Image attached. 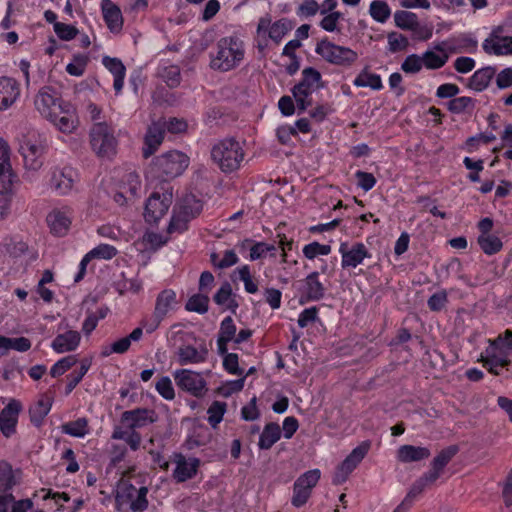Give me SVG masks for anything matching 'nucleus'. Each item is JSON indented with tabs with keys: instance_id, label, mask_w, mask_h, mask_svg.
Returning a JSON list of instances; mask_svg holds the SVG:
<instances>
[{
	"instance_id": "f257e3e1",
	"label": "nucleus",
	"mask_w": 512,
	"mask_h": 512,
	"mask_svg": "<svg viewBox=\"0 0 512 512\" xmlns=\"http://www.w3.org/2000/svg\"><path fill=\"white\" fill-rule=\"evenodd\" d=\"M244 45L237 37H224L217 43V52L211 56L210 66L214 70L230 71L244 59Z\"/></svg>"
},
{
	"instance_id": "f03ea898",
	"label": "nucleus",
	"mask_w": 512,
	"mask_h": 512,
	"mask_svg": "<svg viewBox=\"0 0 512 512\" xmlns=\"http://www.w3.org/2000/svg\"><path fill=\"white\" fill-rule=\"evenodd\" d=\"M244 150L235 139H225L213 146L211 157L224 173H230L240 168L244 160Z\"/></svg>"
},
{
	"instance_id": "7ed1b4c3",
	"label": "nucleus",
	"mask_w": 512,
	"mask_h": 512,
	"mask_svg": "<svg viewBox=\"0 0 512 512\" xmlns=\"http://www.w3.org/2000/svg\"><path fill=\"white\" fill-rule=\"evenodd\" d=\"M148 489L144 486L136 488L129 481H121L118 485L115 502L120 512H142L148 507Z\"/></svg>"
},
{
	"instance_id": "20e7f679",
	"label": "nucleus",
	"mask_w": 512,
	"mask_h": 512,
	"mask_svg": "<svg viewBox=\"0 0 512 512\" xmlns=\"http://www.w3.org/2000/svg\"><path fill=\"white\" fill-rule=\"evenodd\" d=\"M188 157L179 151H169L155 158L153 169L159 178L171 179L181 175L188 167Z\"/></svg>"
},
{
	"instance_id": "39448f33",
	"label": "nucleus",
	"mask_w": 512,
	"mask_h": 512,
	"mask_svg": "<svg viewBox=\"0 0 512 512\" xmlns=\"http://www.w3.org/2000/svg\"><path fill=\"white\" fill-rule=\"evenodd\" d=\"M202 201L194 195H186L182 198L180 204L174 209L168 230L169 232H183L187 229V224L196 218L202 211Z\"/></svg>"
},
{
	"instance_id": "423d86ee",
	"label": "nucleus",
	"mask_w": 512,
	"mask_h": 512,
	"mask_svg": "<svg viewBox=\"0 0 512 512\" xmlns=\"http://www.w3.org/2000/svg\"><path fill=\"white\" fill-rule=\"evenodd\" d=\"M315 52L325 61L338 66H350L358 59L357 52L348 47L336 45L328 39L319 41Z\"/></svg>"
},
{
	"instance_id": "0eeeda50",
	"label": "nucleus",
	"mask_w": 512,
	"mask_h": 512,
	"mask_svg": "<svg viewBox=\"0 0 512 512\" xmlns=\"http://www.w3.org/2000/svg\"><path fill=\"white\" fill-rule=\"evenodd\" d=\"M90 143L93 151L100 157H111L116 153L117 140L113 129L105 122L93 125L90 131Z\"/></svg>"
},
{
	"instance_id": "6e6552de",
	"label": "nucleus",
	"mask_w": 512,
	"mask_h": 512,
	"mask_svg": "<svg viewBox=\"0 0 512 512\" xmlns=\"http://www.w3.org/2000/svg\"><path fill=\"white\" fill-rule=\"evenodd\" d=\"M67 102L63 101L59 93L50 86L42 87L35 96L34 105L36 110L45 118L53 119L56 112Z\"/></svg>"
},
{
	"instance_id": "1a4fd4ad",
	"label": "nucleus",
	"mask_w": 512,
	"mask_h": 512,
	"mask_svg": "<svg viewBox=\"0 0 512 512\" xmlns=\"http://www.w3.org/2000/svg\"><path fill=\"white\" fill-rule=\"evenodd\" d=\"M173 202L172 189H165L162 193L153 192L146 201L144 218L152 224L157 223L168 211Z\"/></svg>"
},
{
	"instance_id": "9d476101",
	"label": "nucleus",
	"mask_w": 512,
	"mask_h": 512,
	"mask_svg": "<svg viewBox=\"0 0 512 512\" xmlns=\"http://www.w3.org/2000/svg\"><path fill=\"white\" fill-rule=\"evenodd\" d=\"M48 186L56 194L64 196L72 192L78 181V173L69 166L55 167L49 172Z\"/></svg>"
},
{
	"instance_id": "9b49d317",
	"label": "nucleus",
	"mask_w": 512,
	"mask_h": 512,
	"mask_svg": "<svg viewBox=\"0 0 512 512\" xmlns=\"http://www.w3.org/2000/svg\"><path fill=\"white\" fill-rule=\"evenodd\" d=\"M176 385L195 397L203 396L206 391V381L200 373L188 369H179L173 373Z\"/></svg>"
},
{
	"instance_id": "f8f14e48",
	"label": "nucleus",
	"mask_w": 512,
	"mask_h": 512,
	"mask_svg": "<svg viewBox=\"0 0 512 512\" xmlns=\"http://www.w3.org/2000/svg\"><path fill=\"white\" fill-rule=\"evenodd\" d=\"M320 470L313 469L302 474L294 483L292 505L303 506L311 495V490L320 479Z\"/></svg>"
},
{
	"instance_id": "ddd939ff",
	"label": "nucleus",
	"mask_w": 512,
	"mask_h": 512,
	"mask_svg": "<svg viewBox=\"0 0 512 512\" xmlns=\"http://www.w3.org/2000/svg\"><path fill=\"white\" fill-rule=\"evenodd\" d=\"M370 448V443L365 441L359 446L354 448L352 452L344 459V461L337 467L333 482L335 484H342L345 482L349 474L357 467L363 460Z\"/></svg>"
},
{
	"instance_id": "4468645a",
	"label": "nucleus",
	"mask_w": 512,
	"mask_h": 512,
	"mask_svg": "<svg viewBox=\"0 0 512 512\" xmlns=\"http://www.w3.org/2000/svg\"><path fill=\"white\" fill-rule=\"evenodd\" d=\"M175 468L172 477L177 483H183L194 478L200 467V460L196 457H186L182 453L173 454Z\"/></svg>"
},
{
	"instance_id": "2eb2a0df",
	"label": "nucleus",
	"mask_w": 512,
	"mask_h": 512,
	"mask_svg": "<svg viewBox=\"0 0 512 512\" xmlns=\"http://www.w3.org/2000/svg\"><path fill=\"white\" fill-rule=\"evenodd\" d=\"M293 28L290 20L282 18L272 23V18L269 14L261 17L257 25L258 35L268 32V36L275 43H280L282 38Z\"/></svg>"
},
{
	"instance_id": "dca6fc26",
	"label": "nucleus",
	"mask_w": 512,
	"mask_h": 512,
	"mask_svg": "<svg viewBox=\"0 0 512 512\" xmlns=\"http://www.w3.org/2000/svg\"><path fill=\"white\" fill-rule=\"evenodd\" d=\"M157 420V415L154 410L147 408H136L133 410L124 411L121 414L120 422L123 427L129 430H137Z\"/></svg>"
},
{
	"instance_id": "f3484780",
	"label": "nucleus",
	"mask_w": 512,
	"mask_h": 512,
	"mask_svg": "<svg viewBox=\"0 0 512 512\" xmlns=\"http://www.w3.org/2000/svg\"><path fill=\"white\" fill-rule=\"evenodd\" d=\"M323 87L322 76L313 67H306L302 71V79L292 89L293 96H311L312 93Z\"/></svg>"
},
{
	"instance_id": "a211bd4d",
	"label": "nucleus",
	"mask_w": 512,
	"mask_h": 512,
	"mask_svg": "<svg viewBox=\"0 0 512 512\" xmlns=\"http://www.w3.org/2000/svg\"><path fill=\"white\" fill-rule=\"evenodd\" d=\"M19 401L12 399L0 413V431L5 437L12 436L16 431L18 414L21 411Z\"/></svg>"
},
{
	"instance_id": "6ab92c4d",
	"label": "nucleus",
	"mask_w": 512,
	"mask_h": 512,
	"mask_svg": "<svg viewBox=\"0 0 512 512\" xmlns=\"http://www.w3.org/2000/svg\"><path fill=\"white\" fill-rule=\"evenodd\" d=\"M339 252L342 255V268L352 267L355 268L366 257H370L366 246L363 243H355L349 249L347 243H342L339 248Z\"/></svg>"
},
{
	"instance_id": "aec40b11",
	"label": "nucleus",
	"mask_w": 512,
	"mask_h": 512,
	"mask_svg": "<svg viewBox=\"0 0 512 512\" xmlns=\"http://www.w3.org/2000/svg\"><path fill=\"white\" fill-rule=\"evenodd\" d=\"M48 121L62 133H72L78 125L75 109L68 102L62 106L61 111L56 112L53 119H48Z\"/></svg>"
},
{
	"instance_id": "412c9836",
	"label": "nucleus",
	"mask_w": 512,
	"mask_h": 512,
	"mask_svg": "<svg viewBox=\"0 0 512 512\" xmlns=\"http://www.w3.org/2000/svg\"><path fill=\"white\" fill-rule=\"evenodd\" d=\"M500 27L493 30L491 36L483 42V50L487 54L509 55L512 54V37L499 36Z\"/></svg>"
},
{
	"instance_id": "4be33fe9",
	"label": "nucleus",
	"mask_w": 512,
	"mask_h": 512,
	"mask_svg": "<svg viewBox=\"0 0 512 512\" xmlns=\"http://www.w3.org/2000/svg\"><path fill=\"white\" fill-rule=\"evenodd\" d=\"M165 124L162 122H153L147 129L144 138V147L142 154L144 158L153 155L164 139Z\"/></svg>"
},
{
	"instance_id": "5701e85b",
	"label": "nucleus",
	"mask_w": 512,
	"mask_h": 512,
	"mask_svg": "<svg viewBox=\"0 0 512 512\" xmlns=\"http://www.w3.org/2000/svg\"><path fill=\"white\" fill-rule=\"evenodd\" d=\"M489 343L490 345L485 350V356L481 355V361L497 364L500 367L508 366L510 364V360L508 359L509 352L501 346V344L504 343L502 335H499L494 340H490Z\"/></svg>"
},
{
	"instance_id": "b1692460",
	"label": "nucleus",
	"mask_w": 512,
	"mask_h": 512,
	"mask_svg": "<svg viewBox=\"0 0 512 512\" xmlns=\"http://www.w3.org/2000/svg\"><path fill=\"white\" fill-rule=\"evenodd\" d=\"M178 364L184 366L188 364H198L205 362L208 356V349L205 344L196 348L192 345H182L176 352Z\"/></svg>"
},
{
	"instance_id": "393cba45",
	"label": "nucleus",
	"mask_w": 512,
	"mask_h": 512,
	"mask_svg": "<svg viewBox=\"0 0 512 512\" xmlns=\"http://www.w3.org/2000/svg\"><path fill=\"white\" fill-rule=\"evenodd\" d=\"M101 9L108 29L113 33L120 32L123 27V17L120 8L111 0H102Z\"/></svg>"
},
{
	"instance_id": "a878e982",
	"label": "nucleus",
	"mask_w": 512,
	"mask_h": 512,
	"mask_svg": "<svg viewBox=\"0 0 512 512\" xmlns=\"http://www.w3.org/2000/svg\"><path fill=\"white\" fill-rule=\"evenodd\" d=\"M19 85L13 78L0 77V111L8 109L19 97Z\"/></svg>"
},
{
	"instance_id": "bb28decb",
	"label": "nucleus",
	"mask_w": 512,
	"mask_h": 512,
	"mask_svg": "<svg viewBox=\"0 0 512 512\" xmlns=\"http://www.w3.org/2000/svg\"><path fill=\"white\" fill-rule=\"evenodd\" d=\"M16 175L10 163V147L3 138H0V185H13Z\"/></svg>"
},
{
	"instance_id": "cd10ccee",
	"label": "nucleus",
	"mask_w": 512,
	"mask_h": 512,
	"mask_svg": "<svg viewBox=\"0 0 512 512\" xmlns=\"http://www.w3.org/2000/svg\"><path fill=\"white\" fill-rule=\"evenodd\" d=\"M177 304L176 293L172 289L162 290L156 297L153 314L157 319L164 320L169 312L175 309Z\"/></svg>"
},
{
	"instance_id": "c85d7f7f",
	"label": "nucleus",
	"mask_w": 512,
	"mask_h": 512,
	"mask_svg": "<svg viewBox=\"0 0 512 512\" xmlns=\"http://www.w3.org/2000/svg\"><path fill=\"white\" fill-rule=\"evenodd\" d=\"M80 334L77 331L69 330L59 334L52 341L51 347L57 353H65L75 350L80 343Z\"/></svg>"
},
{
	"instance_id": "c756f323",
	"label": "nucleus",
	"mask_w": 512,
	"mask_h": 512,
	"mask_svg": "<svg viewBox=\"0 0 512 512\" xmlns=\"http://www.w3.org/2000/svg\"><path fill=\"white\" fill-rule=\"evenodd\" d=\"M431 455L427 447L402 445L397 450V459L402 463L418 462L429 458Z\"/></svg>"
},
{
	"instance_id": "7c9ffc66",
	"label": "nucleus",
	"mask_w": 512,
	"mask_h": 512,
	"mask_svg": "<svg viewBox=\"0 0 512 512\" xmlns=\"http://www.w3.org/2000/svg\"><path fill=\"white\" fill-rule=\"evenodd\" d=\"M53 403V396L50 392L43 393L39 399L29 409L31 421L40 425L44 418L48 415L51 410Z\"/></svg>"
},
{
	"instance_id": "2f4dec72",
	"label": "nucleus",
	"mask_w": 512,
	"mask_h": 512,
	"mask_svg": "<svg viewBox=\"0 0 512 512\" xmlns=\"http://www.w3.org/2000/svg\"><path fill=\"white\" fill-rule=\"evenodd\" d=\"M102 63L106 69H108L114 76L113 87L115 92L118 94L121 92L124 85V78L126 75V68L122 61L118 58L104 56Z\"/></svg>"
},
{
	"instance_id": "473e14b6",
	"label": "nucleus",
	"mask_w": 512,
	"mask_h": 512,
	"mask_svg": "<svg viewBox=\"0 0 512 512\" xmlns=\"http://www.w3.org/2000/svg\"><path fill=\"white\" fill-rule=\"evenodd\" d=\"M458 447L455 445L449 446L441 450L438 455L431 462V469L428 471L431 478L436 480L441 476V473L445 466L452 460L457 454Z\"/></svg>"
},
{
	"instance_id": "72a5a7b5",
	"label": "nucleus",
	"mask_w": 512,
	"mask_h": 512,
	"mask_svg": "<svg viewBox=\"0 0 512 512\" xmlns=\"http://www.w3.org/2000/svg\"><path fill=\"white\" fill-rule=\"evenodd\" d=\"M47 223L51 233L56 236H64L69 230L71 220L63 211L55 209L48 214Z\"/></svg>"
},
{
	"instance_id": "f704fd0d",
	"label": "nucleus",
	"mask_w": 512,
	"mask_h": 512,
	"mask_svg": "<svg viewBox=\"0 0 512 512\" xmlns=\"http://www.w3.org/2000/svg\"><path fill=\"white\" fill-rule=\"evenodd\" d=\"M318 276V272H312L304 279V295L308 300L318 301L325 295V287Z\"/></svg>"
},
{
	"instance_id": "c9c22d12",
	"label": "nucleus",
	"mask_w": 512,
	"mask_h": 512,
	"mask_svg": "<svg viewBox=\"0 0 512 512\" xmlns=\"http://www.w3.org/2000/svg\"><path fill=\"white\" fill-rule=\"evenodd\" d=\"M281 437V429L277 423L271 422L265 425L258 442L260 449H270Z\"/></svg>"
},
{
	"instance_id": "e433bc0d",
	"label": "nucleus",
	"mask_w": 512,
	"mask_h": 512,
	"mask_svg": "<svg viewBox=\"0 0 512 512\" xmlns=\"http://www.w3.org/2000/svg\"><path fill=\"white\" fill-rule=\"evenodd\" d=\"M217 305L225 306L226 309L236 312L237 301L232 297V287L229 282H224L213 297Z\"/></svg>"
},
{
	"instance_id": "4c0bfd02",
	"label": "nucleus",
	"mask_w": 512,
	"mask_h": 512,
	"mask_svg": "<svg viewBox=\"0 0 512 512\" xmlns=\"http://www.w3.org/2000/svg\"><path fill=\"white\" fill-rule=\"evenodd\" d=\"M495 74V69L485 67L474 72L469 80V86L475 91L481 92L486 89Z\"/></svg>"
},
{
	"instance_id": "58836bf2",
	"label": "nucleus",
	"mask_w": 512,
	"mask_h": 512,
	"mask_svg": "<svg viewBox=\"0 0 512 512\" xmlns=\"http://www.w3.org/2000/svg\"><path fill=\"white\" fill-rule=\"evenodd\" d=\"M112 439L124 440L133 451L139 449L142 441L140 433L136 430L124 429L123 426H117L114 428Z\"/></svg>"
},
{
	"instance_id": "ea45409f",
	"label": "nucleus",
	"mask_w": 512,
	"mask_h": 512,
	"mask_svg": "<svg viewBox=\"0 0 512 512\" xmlns=\"http://www.w3.org/2000/svg\"><path fill=\"white\" fill-rule=\"evenodd\" d=\"M117 187L124 191L126 190L129 195L137 198L141 188V181L138 173L136 171L126 172L117 183Z\"/></svg>"
},
{
	"instance_id": "a19ab883",
	"label": "nucleus",
	"mask_w": 512,
	"mask_h": 512,
	"mask_svg": "<svg viewBox=\"0 0 512 512\" xmlns=\"http://www.w3.org/2000/svg\"><path fill=\"white\" fill-rule=\"evenodd\" d=\"M357 87H370L373 90L382 89V80L378 74L370 73L367 68L363 69L353 81Z\"/></svg>"
},
{
	"instance_id": "79ce46f5",
	"label": "nucleus",
	"mask_w": 512,
	"mask_h": 512,
	"mask_svg": "<svg viewBox=\"0 0 512 512\" xmlns=\"http://www.w3.org/2000/svg\"><path fill=\"white\" fill-rule=\"evenodd\" d=\"M477 242L481 250L487 255H493L499 252L503 247L501 239L493 234H480Z\"/></svg>"
},
{
	"instance_id": "37998d69",
	"label": "nucleus",
	"mask_w": 512,
	"mask_h": 512,
	"mask_svg": "<svg viewBox=\"0 0 512 512\" xmlns=\"http://www.w3.org/2000/svg\"><path fill=\"white\" fill-rule=\"evenodd\" d=\"M62 432L73 437H84L88 433V421L86 418H78L61 426Z\"/></svg>"
},
{
	"instance_id": "c03bdc74",
	"label": "nucleus",
	"mask_w": 512,
	"mask_h": 512,
	"mask_svg": "<svg viewBox=\"0 0 512 512\" xmlns=\"http://www.w3.org/2000/svg\"><path fill=\"white\" fill-rule=\"evenodd\" d=\"M91 366V360L88 358L82 359L78 371H73L67 376L66 394L71 393L75 387L80 383L84 375L87 373Z\"/></svg>"
},
{
	"instance_id": "a18cd8bd",
	"label": "nucleus",
	"mask_w": 512,
	"mask_h": 512,
	"mask_svg": "<svg viewBox=\"0 0 512 512\" xmlns=\"http://www.w3.org/2000/svg\"><path fill=\"white\" fill-rule=\"evenodd\" d=\"M474 107L475 100L467 96L453 98L447 103L448 110L454 114L469 112L473 110Z\"/></svg>"
},
{
	"instance_id": "49530a36",
	"label": "nucleus",
	"mask_w": 512,
	"mask_h": 512,
	"mask_svg": "<svg viewBox=\"0 0 512 512\" xmlns=\"http://www.w3.org/2000/svg\"><path fill=\"white\" fill-rule=\"evenodd\" d=\"M423 66L427 69L435 70L443 67L448 59L449 55L447 53L437 54L432 50H427L422 55Z\"/></svg>"
},
{
	"instance_id": "de8ad7c7",
	"label": "nucleus",
	"mask_w": 512,
	"mask_h": 512,
	"mask_svg": "<svg viewBox=\"0 0 512 512\" xmlns=\"http://www.w3.org/2000/svg\"><path fill=\"white\" fill-rule=\"evenodd\" d=\"M394 20L396 26L404 30H415L418 26L417 16L412 12L397 11Z\"/></svg>"
},
{
	"instance_id": "09e8293b",
	"label": "nucleus",
	"mask_w": 512,
	"mask_h": 512,
	"mask_svg": "<svg viewBox=\"0 0 512 512\" xmlns=\"http://www.w3.org/2000/svg\"><path fill=\"white\" fill-rule=\"evenodd\" d=\"M435 481L436 479L431 478L428 472L424 473L413 483L405 498L410 502H413V500L420 495L428 485L433 484Z\"/></svg>"
},
{
	"instance_id": "8fccbe9b",
	"label": "nucleus",
	"mask_w": 512,
	"mask_h": 512,
	"mask_svg": "<svg viewBox=\"0 0 512 512\" xmlns=\"http://www.w3.org/2000/svg\"><path fill=\"white\" fill-rule=\"evenodd\" d=\"M16 484L12 467L7 462H0V492H7Z\"/></svg>"
},
{
	"instance_id": "3c124183",
	"label": "nucleus",
	"mask_w": 512,
	"mask_h": 512,
	"mask_svg": "<svg viewBox=\"0 0 512 512\" xmlns=\"http://www.w3.org/2000/svg\"><path fill=\"white\" fill-rule=\"evenodd\" d=\"M208 305L209 297L206 294H195L188 299L185 308L188 311L204 314L208 311Z\"/></svg>"
},
{
	"instance_id": "603ef678",
	"label": "nucleus",
	"mask_w": 512,
	"mask_h": 512,
	"mask_svg": "<svg viewBox=\"0 0 512 512\" xmlns=\"http://www.w3.org/2000/svg\"><path fill=\"white\" fill-rule=\"evenodd\" d=\"M369 12L371 17L380 23H384L391 15V10L384 1H373L370 4Z\"/></svg>"
},
{
	"instance_id": "864d4df0",
	"label": "nucleus",
	"mask_w": 512,
	"mask_h": 512,
	"mask_svg": "<svg viewBox=\"0 0 512 512\" xmlns=\"http://www.w3.org/2000/svg\"><path fill=\"white\" fill-rule=\"evenodd\" d=\"M89 62V57L84 54H77L73 56L71 63L67 64L66 71L72 76H82L85 72L86 66Z\"/></svg>"
},
{
	"instance_id": "5fc2aeb1",
	"label": "nucleus",
	"mask_w": 512,
	"mask_h": 512,
	"mask_svg": "<svg viewBox=\"0 0 512 512\" xmlns=\"http://www.w3.org/2000/svg\"><path fill=\"white\" fill-rule=\"evenodd\" d=\"M160 76L170 87H176L180 84L181 74L177 65H167L160 69Z\"/></svg>"
},
{
	"instance_id": "6e6d98bb",
	"label": "nucleus",
	"mask_w": 512,
	"mask_h": 512,
	"mask_svg": "<svg viewBox=\"0 0 512 512\" xmlns=\"http://www.w3.org/2000/svg\"><path fill=\"white\" fill-rule=\"evenodd\" d=\"M21 154L24 159V167L26 169V173L24 174L25 178L30 179V172H38L43 166V156L26 153L21 151Z\"/></svg>"
},
{
	"instance_id": "4d7b16f0",
	"label": "nucleus",
	"mask_w": 512,
	"mask_h": 512,
	"mask_svg": "<svg viewBox=\"0 0 512 512\" xmlns=\"http://www.w3.org/2000/svg\"><path fill=\"white\" fill-rule=\"evenodd\" d=\"M226 411V403L220 401H214L207 410L208 422L215 428L223 419Z\"/></svg>"
},
{
	"instance_id": "13d9d810",
	"label": "nucleus",
	"mask_w": 512,
	"mask_h": 512,
	"mask_svg": "<svg viewBox=\"0 0 512 512\" xmlns=\"http://www.w3.org/2000/svg\"><path fill=\"white\" fill-rule=\"evenodd\" d=\"M13 185H0V220L4 219L8 214L13 197Z\"/></svg>"
},
{
	"instance_id": "bf43d9fd",
	"label": "nucleus",
	"mask_w": 512,
	"mask_h": 512,
	"mask_svg": "<svg viewBox=\"0 0 512 512\" xmlns=\"http://www.w3.org/2000/svg\"><path fill=\"white\" fill-rule=\"evenodd\" d=\"M388 38V49L391 53L404 51L409 45L408 38L397 32H391L387 36Z\"/></svg>"
},
{
	"instance_id": "052dcab7",
	"label": "nucleus",
	"mask_w": 512,
	"mask_h": 512,
	"mask_svg": "<svg viewBox=\"0 0 512 512\" xmlns=\"http://www.w3.org/2000/svg\"><path fill=\"white\" fill-rule=\"evenodd\" d=\"M87 254L91 259L110 260L117 255V249L109 244H99Z\"/></svg>"
},
{
	"instance_id": "680f3d73",
	"label": "nucleus",
	"mask_w": 512,
	"mask_h": 512,
	"mask_svg": "<svg viewBox=\"0 0 512 512\" xmlns=\"http://www.w3.org/2000/svg\"><path fill=\"white\" fill-rule=\"evenodd\" d=\"M323 15L324 17L319 23V26L323 30L327 32L340 31V29L338 28V24L340 19L343 17V14L341 12H332Z\"/></svg>"
},
{
	"instance_id": "e2e57ef3",
	"label": "nucleus",
	"mask_w": 512,
	"mask_h": 512,
	"mask_svg": "<svg viewBox=\"0 0 512 512\" xmlns=\"http://www.w3.org/2000/svg\"><path fill=\"white\" fill-rule=\"evenodd\" d=\"M235 273H237L239 279L244 282L246 292L254 294L258 291V285L252 280L250 268L248 265H244L238 268Z\"/></svg>"
},
{
	"instance_id": "0e129e2a",
	"label": "nucleus",
	"mask_w": 512,
	"mask_h": 512,
	"mask_svg": "<svg viewBox=\"0 0 512 512\" xmlns=\"http://www.w3.org/2000/svg\"><path fill=\"white\" fill-rule=\"evenodd\" d=\"M77 362L75 356H66L60 360H58L51 368L50 374L52 377H58L64 374L67 370H69L72 366H74Z\"/></svg>"
},
{
	"instance_id": "69168bd1",
	"label": "nucleus",
	"mask_w": 512,
	"mask_h": 512,
	"mask_svg": "<svg viewBox=\"0 0 512 512\" xmlns=\"http://www.w3.org/2000/svg\"><path fill=\"white\" fill-rule=\"evenodd\" d=\"M330 252V245H323L318 242H312L303 248V254L308 259H314L318 255H328Z\"/></svg>"
},
{
	"instance_id": "338daca9",
	"label": "nucleus",
	"mask_w": 512,
	"mask_h": 512,
	"mask_svg": "<svg viewBox=\"0 0 512 512\" xmlns=\"http://www.w3.org/2000/svg\"><path fill=\"white\" fill-rule=\"evenodd\" d=\"M54 32L61 40L64 41H70L74 39L79 33L78 29L75 26L65 24L62 22L55 23Z\"/></svg>"
},
{
	"instance_id": "774afa93",
	"label": "nucleus",
	"mask_w": 512,
	"mask_h": 512,
	"mask_svg": "<svg viewBox=\"0 0 512 512\" xmlns=\"http://www.w3.org/2000/svg\"><path fill=\"white\" fill-rule=\"evenodd\" d=\"M423 67V59L422 56H418L417 54H411L406 57L404 62L401 65V69L405 73H418Z\"/></svg>"
}]
</instances>
